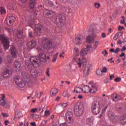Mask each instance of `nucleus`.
<instances>
[{
	"mask_svg": "<svg viewBox=\"0 0 126 126\" xmlns=\"http://www.w3.org/2000/svg\"><path fill=\"white\" fill-rule=\"evenodd\" d=\"M32 118H36V119H39V117L38 115L35 114V115H32Z\"/></svg>",
	"mask_w": 126,
	"mask_h": 126,
	"instance_id": "3c124183",
	"label": "nucleus"
},
{
	"mask_svg": "<svg viewBox=\"0 0 126 126\" xmlns=\"http://www.w3.org/2000/svg\"><path fill=\"white\" fill-rule=\"evenodd\" d=\"M125 109V105H122L121 106L117 107V110L118 112H122V111H124Z\"/></svg>",
	"mask_w": 126,
	"mask_h": 126,
	"instance_id": "c85d7f7f",
	"label": "nucleus"
},
{
	"mask_svg": "<svg viewBox=\"0 0 126 126\" xmlns=\"http://www.w3.org/2000/svg\"><path fill=\"white\" fill-rule=\"evenodd\" d=\"M63 108H65V107H66V106H67V103H62L61 104Z\"/></svg>",
	"mask_w": 126,
	"mask_h": 126,
	"instance_id": "603ef678",
	"label": "nucleus"
},
{
	"mask_svg": "<svg viewBox=\"0 0 126 126\" xmlns=\"http://www.w3.org/2000/svg\"><path fill=\"white\" fill-rule=\"evenodd\" d=\"M14 66L16 68L17 71H19L20 70V66H21V63L18 60H15L14 62Z\"/></svg>",
	"mask_w": 126,
	"mask_h": 126,
	"instance_id": "ddd939ff",
	"label": "nucleus"
},
{
	"mask_svg": "<svg viewBox=\"0 0 126 126\" xmlns=\"http://www.w3.org/2000/svg\"><path fill=\"white\" fill-rule=\"evenodd\" d=\"M124 33L123 32H117L115 35L116 36H117L118 38H120V37Z\"/></svg>",
	"mask_w": 126,
	"mask_h": 126,
	"instance_id": "2f4dec72",
	"label": "nucleus"
},
{
	"mask_svg": "<svg viewBox=\"0 0 126 126\" xmlns=\"http://www.w3.org/2000/svg\"><path fill=\"white\" fill-rule=\"evenodd\" d=\"M11 54L12 55V57L15 59L16 57H17V51L16 50V49H15V47L14 46H12L11 49Z\"/></svg>",
	"mask_w": 126,
	"mask_h": 126,
	"instance_id": "9d476101",
	"label": "nucleus"
},
{
	"mask_svg": "<svg viewBox=\"0 0 126 126\" xmlns=\"http://www.w3.org/2000/svg\"><path fill=\"white\" fill-rule=\"evenodd\" d=\"M59 92V90L58 89H52L50 91V94L51 97H54V96H56L58 93Z\"/></svg>",
	"mask_w": 126,
	"mask_h": 126,
	"instance_id": "a211bd4d",
	"label": "nucleus"
},
{
	"mask_svg": "<svg viewBox=\"0 0 126 126\" xmlns=\"http://www.w3.org/2000/svg\"><path fill=\"white\" fill-rule=\"evenodd\" d=\"M26 84L28 85L30 87H32V86L33 85V83H32L31 81H29L28 83L26 82Z\"/></svg>",
	"mask_w": 126,
	"mask_h": 126,
	"instance_id": "58836bf2",
	"label": "nucleus"
},
{
	"mask_svg": "<svg viewBox=\"0 0 126 126\" xmlns=\"http://www.w3.org/2000/svg\"><path fill=\"white\" fill-rule=\"evenodd\" d=\"M123 43L125 46H126V38H124L123 41Z\"/></svg>",
	"mask_w": 126,
	"mask_h": 126,
	"instance_id": "13d9d810",
	"label": "nucleus"
},
{
	"mask_svg": "<svg viewBox=\"0 0 126 126\" xmlns=\"http://www.w3.org/2000/svg\"><path fill=\"white\" fill-rule=\"evenodd\" d=\"M16 35L18 38H19L20 39L23 38V31L21 30H18Z\"/></svg>",
	"mask_w": 126,
	"mask_h": 126,
	"instance_id": "4be33fe9",
	"label": "nucleus"
},
{
	"mask_svg": "<svg viewBox=\"0 0 126 126\" xmlns=\"http://www.w3.org/2000/svg\"><path fill=\"white\" fill-rule=\"evenodd\" d=\"M125 22H126V19H123L121 21L120 23L121 24H125Z\"/></svg>",
	"mask_w": 126,
	"mask_h": 126,
	"instance_id": "4d7b16f0",
	"label": "nucleus"
},
{
	"mask_svg": "<svg viewBox=\"0 0 126 126\" xmlns=\"http://www.w3.org/2000/svg\"><path fill=\"white\" fill-rule=\"evenodd\" d=\"M63 97H67V98H68L69 97V94L68 93H63Z\"/></svg>",
	"mask_w": 126,
	"mask_h": 126,
	"instance_id": "4c0bfd02",
	"label": "nucleus"
},
{
	"mask_svg": "<svg viewBox=\"0 0 126 126\" xmlns=\"http://www.w3.org/2000/svg\"><path fill=\"white\" fill-rule=\"evenodd\" d=\"M81 89L82 90V91L83 92H84L85 93H89V92L91 93V91L93 90V89H91L90 87L89 86H88L87 85L84 87V89L82 88H81Z\"/></svg>",
	"mask_w": 126,
	"mask_h": 126,
	"instance_id": "f8f14e48",
	"label": "nucleus"
},
{
	"mask_svg": "<svg viewBox=\"0 0 126 126\" xmlns=\"http://www.w3.org/2000/svg\"><path fill=\"white\" fill-rule=\"evenodd\" d=\"M74 42L77 45H80L83 43V38H80L79 37H76Z\"/></svg>",
	"mask_w": 126,
	"mask_h": 126,
	"instance_id": "4468645a",
	"label": "nucleus"
},
{
	"mask_svg": "<svg viewBox=\"0 0 126 126\" xmlns=\"http://www.w3.org/2000/svg\"><path fill=\"white\" fill-rule=\"evenodd\" d=\"M20 1L23 3H26V2H27V0H20Z\"/></svg>",
	"mask_w": 126,
	"mask_h": 126,
	"instance_id": "0e129e2a",
	"label": "nucleus"
},
{
	"mask_svg": "<svg viewBox=\"0 0 126 126\" xmlns=\"http://www.w3.org/2000/svg\"><path fill=\"white\" fill-rule=\"evenodd\" d=\"M14 81H15L16 85H17L20 81H22V79L20 76L16 75L14 77Z\"/></svg>",
	"mask_w": 126,
	"mask_h": 126,
	"instance_id": "2eb2a0df",
	"label": "nucleus"
},
{
	"mask_svg": "<svg viewBox=\"0 0 126 126\" xmlns=\"http://www.w3.org/2000/svg\"><path fill=\"white\" fill-rule=\"evenodd\" d=\"M31 125L32 126H36V123L35 122L31 123Z\"/></svg>",
	"mask_w": 126,
	"mask_h": 126,
	"instance_id": "774afa93",
	"label": "nucleus"
},
{
	"mask_svg": "<svg viewBox=\"0 0 126 126\" xmlns=\"http://www.w3.org/2000/svg\"><path fill=\"white\" fill-rule=\"evenodd\" d=\"M59 56V53H56V54L53 55V58L52 59L53 63H55L56 61H57V59L58 58V56Z\"/></svg>",
	"mask_w": 126,
	"mask_h": 126,
	"instance_id": "cd10ccee",
	"label": "nucleus"
},
{
	"mask_svg": "<svg viewBox=\"0 0 126 126\" xmlns=\"http://www.w3.org/2000/svg\"><path fill=\"white\" fill-rule=\"evenodd\" d=\"M0 38L5 51L8 50L9 48V38L3 35H1Z\"/></svg>",
	"mask_w": 126,
	"mask_h": 126,
	"instance_id": "f03ea898",
	"label": "nucleus"
},
{
	"mask_svg": "<svg viewBox=\"0 0 126 126\" xmlns=\"http://www.w3.org/2000/svg\"><path fill=\"white\" fill-rule=\"evenodd\" d=\"M84 110V108H83L82 105H75L74 113L75 116H76V117H80L81 116H82V115H83Z\"/></svg>",
	"mask_w": 126,
	"mask_h": 126,
	"instance_id": "20e7f679",
	"label": "nucleus"
},
{
	"mask_svg": "<svg viewBox=\"0 0 126 126\" xmlns=\"http://www.w3.org/2000/svg\"><path fill=\"white\" fill-rule=\"evenodd\" d=\"M0 12L1 14H3V13H5V9H4V7H1L0 8Z\"/></svg>",
	"mask_w": 126,
	"mask_h": 126,
	"instance_id": "7c9ffc66",
	"label": "nucleus"
},
{
	"mask_svg": "<svg viewBox=\"0 0 126 126\" xmlns=\"http://www.w3.org/2000/svg\"><path fill=\"white\" fill-rule=\"evenodd\" d=\"M126 46H123V47L121 49V52H125V51H126Z\"/></svg>",
	"mask_w": 126,
	"mask_h": 126,
	"instance_id": "5fc2aeb1",
	"label": "nucleus"
},
{
	"mask_svg": "<svg viewBox=\"0 0 126 126\" xmlns=\"http://www.w3.org/2000/svg\"><path fill=\"white\" fill-rule=\"evenodd\" d=\"M60 126H67V125L65 123H64L60 124Z\"/></svg>",
	"mask_w": 126,
	"mask_h": 126,
	"instance_id": "e2e57ef3",
	"label": "nucleus"
},
{
	"mask_svg": "<svg viewBox=\"0 0 126 126\" xmlns=\"http://www.w3.org/2000/svg\"><path fill=\"white\" fill-rule=\"evenodd\" d=\"M46 74L47 76H48V77L50 76V68H48L47 69L46 71Z\"/></svg>",
	"mask_w": 126,
	"mask_h": 126,
	"instance_id": "473e14b6",
	"label": "nucleus"
},
{
	"mask_svg": "<svg viewBox=\"0 0 126 126\" xmlns=\"http://www.w3.org/2000/svg\"><path fill=\"white\" fill-rule=\"evenodd\" d=\"M122 80V78L121 77H117L114 79V81L115 82H120Z\"/></svg>",
	"mask_w": 126,
	"mask_h": 126,
	"instance_id": "c9c22d12",
	"label": "nucleus"
},
{
	"mask_svg": "<svg viewBox=\"0 0 126 126\" xmlns=\"http://www.w3.org/2000/svg\"><path fill=\"white\" fill-rule=\"evenodd\" d=\"M5 125L8 126V124H9V121L8 120H6L4 121Z\"/></svg>",
	"mask_w": 126,
	"mask_h": 126,
	"instance_id": "864d4df0",
	"label": "nucleus"
},
{
	"mask_svg": "<svg viewBox=\"0 0 126 126\" xmlns=\"http://www.w3.org/2000/svg\"><path fill=\"white\" fill-rule=\"evenodd\" d=\"M98 44H99V41H95L94 43V49H96L97 47H98Z\"/></svg>",
	"mask_w": 126,
	"mask_h": 126,
	"instance_id": "f704fd0d",
	"label": "nucleus"
},
{
	"mask_svg": "<svg viewBox=\"0 0 126 126\" xmlns=\"http://www.w3.org/2000/svg\"><path fill=\"white\" fill-rule=\"evenodd\" d=\"M86 63V59L83 58L80 60V58H79V62L77 63V64L78 65L79 67H80L82 64H84Z\"/></svg>",
	"mask_w": 126,
	"mask_h": 126,
	"instance_id": "dca6fc26",
	"label": "nucleus"
},
{
	"mask_svg": "<svg viewBox=\"0 0 126 126\" xmlns=\"http://www.w3.org/2000/svg\"><path fill=\"white\" fill-rule=\"evenodd\" d=\"M31 75L33 78H37L38 77V73L36 70L32 69L31 71Z\"/></svg>",
	"mask_w": 126,
	"mask_h": 126,
	"instance_id": "aec40b11",
	"label": "nucleus"
},
{
	"mask_svg": "<svg viewBox=\"0 0 126 126\" xmlns=\"http://www.w3.org/2000/svg\"><path fill=\"white\" fill-rule=\"evenodd\" d=\"M2 116L4 117V118H8V117H9L8 114L6 113H2Z\"/></svg>",
	"mask_w": 126,
	"mask_h": 126,
	"instance_id": "09e8293b",
	"label": "nucleus"
},
{
	"mask_svg": "<svg viewBox=\"0 0 126 126\" xmlns=\"http://www.w3.org/2000/svg\"><path fill=\"white\" fill-rule=\"evenodd\" d=\"M108 108L107 106L105 107L101 111V113H100V114L99 115V116H98V118H99L100 119H101V118H102V117H103V115H104V114H105V112H106V110H107V108Z\"/></svg>",
	"mask_w": 126,
	"mask_h": 126,
	"instance_id": "a878e982",
	"label": "nucleus"
},
{
	"mask_svg": "<svg viewBox=\"0 0 126 126\" xmlns=\"http://www.w3.org/2000/svg\"><path fill=\"white\" fill-rule=\"evenodd\" d=\"M101 36H102V38H106L107 35L105 34V33H102Z\"/></svg>",
	"mask_w": 126,
	"mask_h": 126,
	"instance_id": "052dcab7",
	"label": "nucleus"
},
{
	"mask_svg": "<svg viewBox=\"0 0 126 126\" xmlns=\"http://www.w3.org/2000/svg\"><path fill=\"white\" fill-rule=\"evenodd\" d=\"M113 78H115V75H112L110 76V80H113Z\"/></svg>",
	"mask_w": 126,
	"mask_h": 126,
	"instance_id": "6e6d98bb",
	"label": "nucleus"
},
{
	"mask_svg": "<svg viewBox=\"0 0 126 126\" xmlns=\"http://www.w3.org/2000/svg\"><path fill=\"white\" fill-rule=\"evenodd\" d=\"M95 41L94 37L91 36H87V42L91 44Z\"/></svg>",
	"mask_w": 126,
	"mask_h": 126,
	"instance_id": "412c9836",
	"label": "nucleus"
},
{
	"mask_svg": "<svg viewBox=\"0 0 126 126\" xmlns=\"http://www.w3.org/2000/svg\"><path fill=\"white\" fill-rule=\"evenodd\" d=\"M48 60H50V57L47 56L46 54L40 53H39V56L37 58H32L30 60V61L32 63V65L34 66V67H37L38 65H39V63H47L48 62Z\"/></svg>",
	"mask_w": 126,
	"mask_h": 126,
	"instance_id": "f257e3e1",
	"label": "nucleus"
},
{
	"mask_svg": "<svg viewBox=\"0 0 126 126\" xmlns=\"http://www.w3.org/2000/svg\"><path fill=\"white\" fill-rule=\"evenodd\" d=\"M120 50L121 49H120L119 48H117L115 50H114L115 54H119Z\"/></svg>",
	"mask_w": 126,
	"mask_h": 126,
	"instance_id": "79ce46f5",
	"label": "nucleus"
},
{
	"mask_svg": "<svg viewBox=\"0 0 126 126\" xmlns=\"http://www.w3.org/2000/svg\"><path fill=\"white\" fill-rule=\"evenodd\" d=\"M87 122L88 124H90L91 123H92V121H91V119H88L87 120Z\"/></svg>",
	"mask_w": 126,
	"mask_h": 126,
	"instance_id": "bf43d9fd",
	"label": "nucleus"
},
{
	"mask_svg": "<svg viewBox=\"0 0 126 126\" xmlns=\"http://www.w3.org/2000/svg\"><path fill=\"white\" fill-rule=\"evenodd\" d=\"M20 118L19 116H18L17 115L15 116L14 117V120L15 121L16 119H19Z\"/></svg>",
	"mask_w": 126,
	"mask_h": 126,
	"instance_id": "338daca9",
	"label": "nucleus"
},
{
	"mask_svg": "<svg viewBox=\"0 0 126 126\" xmlns=\"http://www.w3.org/2000/svg\"><path fill=\"white\" fill-rule=\"evenodd\" d=\"M9 25L11 26L12 25V24H13V22L12 21H11V20H9Z\"/></svg>",
	"mask_w": 126,
	"mask_h": 126,
	"instance_id": "69168bd1",
	"label": "nucleus"
},
{
	"mask_svg": "<svg viewBox=\"0 0 126 126\" xmlns=\"http://www.w3.org/2000/svg\"><path fill=\"white\" fill-rule=\"evenodd\" d=\"M17 85V86H19V87H20L21 88H24V87H25V86H26V83H25L24 81L22 80V81L19 82Z\"/></svg>",
	"mask_w": 126,
	"mask_h": 126,
	"instance_id": "5701e85b",
	"label": "nucleus"
},
{
	"mask_svg": "<svg viewBox=\"0 0 126 126\" xmlns=\"http://www.w3.org/2000/svg\"><path fill=\"white\" fill-rule=\"evenodd\" d=\"M92 111L93 112V114L96 116V115H98L101 112V108L100 107V103H97V102H94L93 103V105L92 106Z\"/></svg>",
	"mask_w": 126,
	"mask_h": 126,
	"instance_id": "7ed1b4c3",
	"label": "nucleus"
},
{
	"mask_svg": "<svg viewBox=\"0 0 126 126\" xmlns=\"http://www.w3.org/2000/svg\"><path fill=\"white\" fill-rule=\"evenodd\" d=\"M92 87L93 88L92 89H93L92 90V91H93V93H95V92H96L97 90V88H95L94 86H92Z\"/></svg>",
	"mask_w": 126,
	"mask_h": 126,
	"instance_id": "a19ab883",
	"label": "nucleus"
},
{
	"mask_svg": "<svg viewBox=\"0 0 126 126\" xmlns=\"http://www.w3.org/2000/svg\"><path fill=\"white\" fill-rule=\"evenodd\" d=\"M9 18H10V20H11L12 22H15L16 18H15V17H13V16L10 17Z\"/></svg>",
	"mask_w": 126,
	"mask_h": 126,
	"instance_id": "c03bdc74",
	"label": "nucleus"
},
{
	"mask_svg": "<svg viewBox=\"0 0 126 126\" xmlns=\"http://www.w3.org/2000/svg\"><path fill=\"white\" fill-rule=\"evenodd\" d=\"M126 56V54L125 53H122V54H121V55H120V56H119V57H125Z\"/></svg>",
	"mask_w": 126,
	"mask_h": 126,
	"instance_id": "680f3d73",
	"label": "nucleus"
},
{
	"mask_svg": "<svg viewBox=\"0 0 126 126\" xmlns=\"http://www.w3.org/2000/svg\"><path fill=\"white\" fill-rule=\"evenodd\" d=\"M125 27H122L121 26H120L119 27H118V30L119 31H122L123 30H125Z\"/></svg>",
	"mask_w": 126,
	"mask_h": 126,
	"instance_id": "37998d69",
	"label": "nucleus"
},
{
	"mask_svg": "<svg viewBox=\"0 0 126 126\" xmlns=\"http://www.w3.org/2000/svg\"><path fill=\"white\" fill-rule=\"evenodd\" d=\"M29 24H33L34 23V19L32 18V16H30L29 18Z\"/></svg>",
	"mask_w": 126,
	"mask_h": 126,
	"instance_id": "c756f323",
	"label": "nucleus"
},
{
	"mask_svg": "<svg viewBox=\"0 0 126 126\" xmlns=\"http://www.w3.org/2000/svg\"><path fill=\"white\" fill-rule=\"evenodd\" d=\"M29 36L30 37V38L33 37V32H29Z\"/></svg>",
	"mask_w": 126,
	"mask_h": 126,
	"instance_id": "49530a36",
	"label": "nucleus"
},
{
	"mask_svg": "<svg viewBox=\"0 0 126 126\" xmlns=\"http://www.w3.org/2000/svg\"><path fill=\"white\" fill-rule=\"evenodd\" d=\"M49 115H50V111H49L48 110H46L45 111L44 115L46 116V117H48V116H49Z\"/></svg>",
	"mask_w": 126,
	"mask_h": 126,
	"instance_id": "ea45409f",
	"label": "nucleus"
},
{
	"mask_svg": "<svg viewBox=\"0 0 126 126\" xmlns=\"http://www.w3.org/2000/svg\"><path fill=\"white\" fill-rule=\"evenodd\" d=\"M43 27L42 25L40 24H37L35 25V33L37 36H40L41 35V31Z\"/></svg>",
	"mask_w": 126,
	"mask_h": 126,
	"instance_id": "0eeeda50",
	"label": "nucleus"
},
{
	"mask_svg": "<svg viewBox=\"0 0 126 126\" xmlns=\"http://www.w3.org/2000/svg\"><path fill=\"white\" fill-rule=\"evenodd\" d=\"M66 119H68L70 122H73V114L70 111H67L66 114Z\"/></svg>",
	"mask_w": 126,
	"mask_h": 126,
	"instance_id": "9b49d317",
	"label": "nucleus"
},
{
	"mask_svg": "<svg viewBox=\"0 0 126 126\" xmlns=\"http://www.w3.org/2000/svg\"><path fill=\"white\" fill-rule=\"evenodd\" d=\"M87 49L83 48L81 51V56H86V55H87Z\"/></svg>",
	"mask_w": 126,
	"mask_h": 126,
	"instance_id": "393cba45",
	"label": "nucleus"
},
{
	"mask_svg": "<svg viewBox=\"0 0 126 126\" xmlns=\"http://www.w3.org/2000/svg\"><path fill=\"white\" fill-rule=\"evenodd\" d=\"M22 75L24 78H26V77H27L28 73L23 71L22 72Z\"/></svg>",
	"mask_w": 126,
	"mask_h": 126,
	"instance_id": "72a5a7b5",
	"label": "nucleus"
},
{
	"mask_svg": "<svg viewBox=\"0 0 126 126\" xmlns=\"http://www.w3.org/2000/svg\"><path fill=\"white\" fill-rule=\"evenodd\" d=\"M36 2V0H31L30 6L32 8H34L35 7V4Z\"/></svg>",
	"mask_w": 126,
	"mask_h": 126,
	"instance_id": "b1692460",
	"label": "nucleus"
},
{
	"mask_svg": "<svg viewBox=\"0 0 126 126\" xmlns=\"http://www.w3.org/2000/svg\"><path fill=\"white\" fill-rule=\"evenodd\" d=\"M28 46L30 49H33L36 46L35 40H32L28 43Z\"/></svg>",
	"mask_w": 126,
	"mask_h": 126,
	"instance_id": "f3484780",
	"label": "nucleus"
},
{
	"mask_svg": "<svg viewBox=\"0 0 126 126\" xmlns=\"http://www.w3.org/2000/svg\"><path fill=\"white\" fill-rule=\"evenodd\" d=\"M46 42L44 45V47L47 50H50L52 48V42L50 40L47 39L45 40Z\"/></svg>",
	"mask_w": 126,
	"mask_h": 126,
	"instance_id": "6e6552de",
	"label": "nucleus"
},
{
	"mask_svg": "<svg viewBox=\"0 0 126 126\" xmlns=\"http://www.w3.org/2000/svg\"><path fill=\"white\" fill-rule=\"evenodd\" d=\"M101 72H107V68L106 67H104L102 70L101 71Z\"/></svg>",
	"mask_w": 126,
	"mask_h": 126,
	"instance_id": "a18cd8bd",
	"label": "nucleus"
},
{
	"mask_svg": "<svg viewBox=\"0 0 126 126\" xmlns=\"http://www.w3.org/2000/svg\"><path fill=\"white\" fill-rule=\"evenodd\" d=\"M10 72L12 73V70L11 69V67L7 66L5 68L4 71L2 73L3 77H7L9 75Z\"/></svg>",
	"mask_w": 126,
	"mask_h": 126,
	"instance_id": "423d86ee",
	"label": "nucleus"
},
{
	"mask_svg": "<svg viewBox=\"0 0 126 126\" xmlns=\"http://www.w3.org/2000/svg\"><path fill=\"white\" fill-rule=\"evenodd\" d=\"M0 105L6 108V107L8 106V103H7V102L5 101L3 98H1L0 99Z\"/></svg>",
	"mask_w": 126,
	"mask_h": 126,
	"instance_id": "6ab92c4d",
	"label": "nucleus"
},
{
	"mask_svg": "<svg viewBox=\"0 0 126 126\" xmlns=\"http://www.w3.org/2000/svg\"><path fill=\"white\" fill-rule=\"evenodd\" d=\"M41 108H32L31 110V113H38L41 111Z\"/></svg>",
	"mask_w": 126,
	"mask_h": 126,
	"instance_id": "bb28decb",
	"label": "nucleus"
},
{
	"mask_svg": "<svg viewBox=\"0 0 126 126\" xmlns=\"http://www.w3.org/2000/svg\"><path fill=\"white\" fill-rule=\"evenodd\" d=\"M101 6V5L99 3H94V7L96 8H99Z\"/></svg>",
	"mask_w": 126,
	"mask_h": 126,
	"instance_id": "e433bc0d",
	"label": "nucleus"
},
{
	"mask_svg": "<svg viewBox=\"0 0 126 126\" xmlns=\"http://www.w3.org/2000/svg\"><path fill=\"white\" fill-rule=\"evenodd\" d=\"M92 37L94 38V37H97V35H96V32H93L92 33Z\"/></svg>",
	"mask_w": 126,
	"mask_h": 126,
	"instance_id": "8fccbe9b",
	"label": "nucleus"
},
{
	"mask_svg": "<svg viewBox=\"0 0 126 126\" xmlns=\"http://www.w3.org/2000/svg\"><path fill=\"white\" fill-rule=\"evenodd\" d=\"M87 50L88 51H91V46L88 45H87Z\"/></svg>",
	"mask_w": 126,
	"mask_h": 126,
	"instance_id": "de8ad7c7",
	"label": "nucleus"
},
{
	"mask_svg": "<svg viewBox=\"0 0 126 126\" xmlns=\"http://www.w3.org/2000/svg\"><path fill=\"white\" fill-rule=\"evenodd\" d=\"M64 20H65V17L62 14H59L56 17L54 22L56 25H59L60 23L63 24L64 22Z\"/></svg>",
	"mask_w": 126,
	"mask_h": 126,
	"instance_id": "39448f33",
	"label": "nucleus"
},
{
	"mask_svg": "<svg viewBox=\"0 0 126 126\" xmlns=\"http://www.w3.org/2000/svg\"><path fill=\"white\" fill-rule=\"evenodd\" d=\"M90 67H91V66L89 64L86 65L85 66L84 68L83 74H85V76H87V75H88L89 71H90Z\"/></svg>",
	"mask_w": 126,
	"mask_h": 126,
	"instance_id": "1a4fd4ad",
	"label": "nucleus"
}]
</instances>
